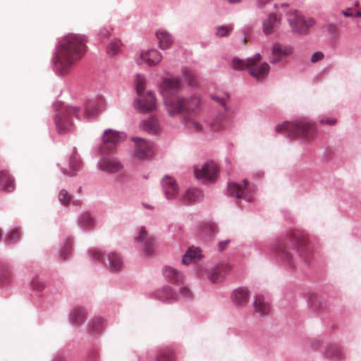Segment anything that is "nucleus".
<instances>
[{"mask_svg":"<svg viewBox=\"0 0 361 361\" xmlns=\"http://www.w3.org/2000/svg\"><path fill=\"white\" fill-rule=\"evenodd\" d=\"M85 50V38L82 35L69 34L59 42L56 66L61 74L67 73L71 66L82 57Z\"/></svg>","mask_w":361,"mask_h":361,"instance_id":"nucleus-1","label":"nucleus"},{"mask_svg":"<svg viewBox=\"0 0 361 361\" xmlns=\"http://www.w3.org/2000/svg\"><path fill=\"white\" fill-rule=\"evenodd\" d=\"M307 237L301 231H290L287 236V241L279 240L275 249L276 254L288 266L295 267V260L293 255L289 252L290 246L295 248L298 257L307 265H310L312 260V254L310 248L307 245Z\"/></svg>","mask_w":361,"mask_h":361,"instance_id":"nucleus-2","label":"nucleus"},{"mask_svg":"<svg viewBox=\"0 0 361 361\" xmlns=\"http://www.w3.org/2000/svg\"><path fill=\"white\" fill-rule=\"evenodd\" d=\"M262 56L259 54H255L245 61L238 58L232 60V67L235 70L247 69L249 74L257 80H262L267 77L270 71V66L267 62L259 63Z\"/></svg>","mask_w":361,"mask_h":361,"instance_id":"nucleus-3","label":"nucleus"},{"mask_svg":"<svg viewBox=\"0 0 361 361\" xmlns=\"http://www.w3.org/2000/svg\"><path fill=\"white\" fill-rule=\"evenodd\" d=\"M276 132L286 130L290 136L297 137L305 140L313 139L317 133L315 123L307 118L298 120L294 123H284L276 127Z\"/></svg>","mask_w":361,"mask_h":361,"instance_id":"nucleus-4","label":"nucleus"},{"mask_svg":"<svg viewBox=\"0 0 361 361\" xmlns=\"http://www.w3.org/2000/svg\"><path fill=\"white\" fill-rule=\"evenodd\" d=\"M200 106V99L197 95L190 98L174 97L165 100V107L170 116L182 113L194 112Z\"/></svg>","mask_w":361,"mask_h":361,"instance_id":"nucleus-5","label":"nucleus"},{"mask_svg":"<svg viewBox=\"0 0 361 361\" xmlns=\"http://www.w3.org/2000/svg\"><path fill=\"white\" fill-rule=\"evenodd\" d=\"M288 20L295 32L305 35L315 22L312 18H305L300 12L290 11L288 14Z\"/></svg>","mask_w":361,"mask_h":361,"instance_id":"nucleus-6","label":"nucleus"},{"mask_svg":"<svg viewBox=\"0 0 361 361\" xmlns=\"http://www.w3.org/2000/svg\"><path fill=\"white\" fill-rule=\"evenodd\" d=\"M78 109L76 107L69 106L63 109L56 119L57 130L60 134H64L71 131L73 128V125L71 121V116H78Z\"/></svg>","mask_w":361,"mask_h":361,"instance_id":"nucleus-7","label":"nucleus"},{"mask_svg":"<svg viewBox=\"0 0 361 361\" xmlns=\"http://www.w3.org/2000/svg\"><path fill=\"white\" fill-rule=\"evenodd\" d=\"M194 173L197 178L207 182H214L218 178L219 169L215 163L211 161L196 165L194 167Z\"/></svg>","mask_w":361,"mask_h":361,"instance_id":"nucleus-8","label":"nucleus"},{"mask_svg":"<svg viewBox=\"0 0 361 361\" xmlns=\"http://www.w3.org/2000/svg\"><path fill=\"white\" fill-rule=\"evenodd\" d=\"M132 141L135 142L134 157L139 160L150 158L153 154V145L137 137H133Z\"/></svg>","mask_w":361,"mask_h":361,"instance_id":"nucleus-9","label":"nucleus"},{"mask_svg":"<svg viewBox=\"0 0 361 361\" xmlns=\"http://www.w3.org/2000/svg\"><path fill=\"white\" fill-rule=\"evenodd\" d=\"M134 106L136 109L142 112H150L156 110L157 102L154 94L152 92L138 94L137 98L134 102Z\"/></svg>","mask_w":361,"mask_h":361,"instance_id":"nucleus-10","label":"nucleus"},{"mask_svg":"<svg viewBox=\"0 0 361 361\" xmlns=\"http://www.w3.org/2000/svg\"><path fill=\"white\" fill-rule=\"evenodd\" d=\"M123 140L122 135L112 130H106L102 137V143L100 146V151L103 153H111L116 147V145Z\"/></svg>","mask_w":361,"mask_h":361,"instance_id":"nucleus-11","label":"nucleus"},{"mask_svg":"<svg viewBox=\"0 0 361 361\" xmlns=\"http://www.w3.org/2000/svg\"><path fill=\"white\" fill-rule=\"evenodd\" d=\"M180 87V82L176 78H164L160 86L161 92L164 97V103L165 100L169 98L180 97L175 94Z\"/></svg>","mask_w":361,"mask_h":361,"instance_id":"nucleus-12","label":"nucleus"},{"mask_svg":"<svg viewBox=\"0 0 361 361\" xmlns=\"http://www.w3.org/2000/svg\"><path fill=\"white\" fill-rule=\"evenodd\" d=\"M105 106V100L103 97H97L89 100L85 106L83 116L87 119L97 117Z\"/></svg>","mask_w":361,"mask_h":361,"instance_id":"nucleus-13","label":"nucleus"},{"mask_svg":"<svg viewBox=\"0 0 361 361\" xmlns=\"http://www.w3.org/2000/svg\"><path fill=\"white\" fill-rule=\"evenodd\" d=\"M249 191V182L247 179L243 180L242 184L233 182L228 185V195L238 199L244 198L250 200Z\"/></svg>","mask_w":361,"mask_h":361,"instance_id":"nucleus-14","label":"nucleus"},{"mask_svg":"<svg viewBox=\"0 0 361 361\" xmlns=\"http://www.w3.org/2000/svg\"><path fill=\"white\" fill-rule=\"evenodd\" d=\"M162 59L161 54L157 49H152L146 51H142L137 57V63H146L148 66H154L157 65Z\"/></svg>","mask_w":361,"mask_h":361,"instance_id":"nucleus-15","label":"nucleus"},{"mask_svg":"<svg viewBox=\"0 0 361 361\" xmlns=\"http://www.w3.org/2000/svg\"><path fill=\"white\" fill-rule=\"evenodd\" d=\"M293 51V48L290 46L283 45L280 43H274L271 49L272 58L271 63L272 64L278 63L285 57L290 56Z\"/></svg>","mask_w":361,"mask_h":361,"instance_id":"nucleus-16","label":"nucleus"},{"mask_svg":"<svg viewBox=\"0 0 361 361\" xmlns=\"http://www.w3.org/2000/svg\"><path fill=\"white\" fill-rule=\"evenodd\" d=\"M82 166V163L78 154L73 150L69 157L68 168H62V171L66 176H73L81 169Z\"/></svg>","mask_w":361,"mask_h":361,"instance_id":"nucleus-17","label":"nucleus"},{"mask_svg":"<svg viewBox=\"0 0 361 361\" xmlns=\"http://www.w3.org/2000/svg\"><path fill=\"white\" fill-rule=\"evenodd\" d=\"M99 169L102 171L114 173L120 171L122 168V164L116 159L112 157L103 158L99 162Z\"/></svg>","mask_w":361,"mask_h":361,"instance_id":"nucleus-18","label":"nucleus"},{"mask_svg":"<svg viewBox=\"0 0 361 361\" xmlns=\"http://www.w3.org/2000/svg\"><path fill=\"white\" fill-rule=\"evenodd\" d=\"M202 192L195 188L187 189L180 196V201L184 204L190 205L199 202L202 199Z\"/></svg>","mask_w":361,"mask_h":361,"instance_id":"nucleus-19","label":"nucleus"},{"mask_svg":"<svg viewBox=\"0 0 361 361\" xmlns=\"http://www.w3.org/2000/svg\"><path fill=\"white\" fill-rule=\"evenodd\" d=\"M137 241H144L143 250L147 255L152 254L154 251V243L152 237H148L146 229L142 227L140 229L139 235L135 238Z\"/></svg>","mask_w":361,"mask_h":361,"instance_id":"nucleus-20","label":"nucleus"},{"mask_svg":"<svg viewBox=\"0 0 361 361\" xmlns=\"http://www.w3.org/2000/svg\"><path fill=\"white\" fill-rule=\"evenodd\" d=\"M163 188L164 189L166 197L168 199H173L176 197L178 191V187L176 180L169 176H166L162 180Z\"/></svg>","mask_w":361,"mask_h":361,"instance_id":"nucleus-21","label":"nucleus"},{"mask_svg":"<svg viewBox=\"0 0 361 361\" xmlns=\"http://www.w3.org/2000/svg\"><path fill=\"white\" fill-rule=\"evenodd\" d=\"M249 290L243 287L234 290L231 295L233 302L238 306H245L249 300Z\"/></svg>","mask_w":361,"mask_h":361,"instance_id":"nucleus-22","label":"nucleus"},{"mask_svg":"<svg viewBox=\"0 0 361 361\" xmlns=\"http://www.w3.org/2000/svg\"><path fill=\"white\" fill-rule=\"evenodd\" d=\"M163 274L167 281L176 285H181L183 283V275L171 267H165Z\"/></svg>","mask_w":361,"mask_h":361,"instance_id":"nucleus-23","label":"nucleus"},{"mask_svg":"<svg viewBox=\"0 0 361 361\" xmlns=\"http://www.w3.org/2000/svg\"><path fill=\"white\" fill-rule=\"evenodd\" d=\"M281 16H278L274 13H270L267 18L263 21L262 27L263 32L265 35L272 34L278 24L280 23Z\"/></svg>","mask_w":361,"mask_h":361,"instance_id":"nucleus-24","label":"nucleus"},{"mask_svg":"<svg viewBox=\"0 0 361 361\" xmlns=\"http://www.w3.org/2000/svg\"><path fill=\"white\" fill-rule=\"evenodd\" d=\"M254 308L255 312L260 316L269 314L271 310L269 304L265 300L264 296L261 295H257L255 297Z\"/></svg>","mask_w":361,"mask_h":361,"instance_id":"nucleus-25","label":"nucleus"},{"mask_svg":"<svg viewBox=\"0 0 361 361\" xmlns=\"http://www.w3.org/2000/svg\"><path fill=\"white\" fill-rule=\"evenodd\" d=\"M0 189L6 192H11L15 189L14 180L4 171H0Z\"/></svg>","mask_w":361,"mask_h":361,"instance_id":"nucleus-26","label":"nucleus"},{"mask_svg":"<svg viewBox=\"0 0 361 361\" xmlns=\"http://www.w3.org/2000/svg\"><path fill=\"white\" fill-rule=\"evenodd\" d=\"M156 36L159 42V47L161 49L169 48L173 43L171 36L164 30H159L156 32Z\"/></svg>","mask_w":361,"mask_h":361,"instance_id":"nucleus-27","label":"nucleus"},{"mask_svg":"<svg viewBox=\"0 0 361 361\" xmlns=\"http://www.w3.org/2000/svg\"><path fill=\"white\" fill-rule=\"evenodd\" d=\"M157 296L160 300L169 302L176 301L178 298V294L169 286L164 287L161 290H159Z\"/></svg>","mask_w":361,"mask_h":361,"instance_id":"nucleus-28","label":"nucleus"},{"mask_svg":"<svg viewBox=\"0 0 361 361\" xmlns=\"http://www.w3.org/2000/svg\"><path fill=\"white\" fill-rule=\"evenodd\" d=\"M142 128L149 133L156 134L159 131L160 127L155 117H151L142 123Z\"/></svg>","mask_w":361,"mask_h":361,"instance_id":"nucleus-29","label":"nucleus"},{"mask_svg":"<svg viewBox=\"0 0 361 361\" xmlns=\"http://www.w3.org/2000/svg\"><path fill=\"white\" fill-rule=\"evenodd\" d=\"M86 317V312L82 307H75L70 314V319L73 324L83 322Z\"/></svg>","mask_w":361,"mask_h":361,"instance_id":"nucleus-30","label":"nucleus"},{"mask_svg":"<svg viewBox=\"0 0 361 361\" xmlns=\"http://www.w3.org/2000/svg\"><path fill=\"white\" fill-rule=\"evenodd\" d=\"M200 252L199 248H190L183 257V263L187 265L191 262L200 259L201 257Z\"/></svg>","mask_w":361,"mask_h":361,"instance_id":"nucleus-31","label":"nucleus"},{"mask_svg":"<svg viewBox=\"0 0 361 361\" xmlns=\"http://www.w3.org/2000/svg\"><path fill=\"white\" fill-rule=\"evenodd\" d=\"M109 267L111 271H118L122 267V260L115 252H111L108 255Z\"/></svg>","mask_w":361,"mask_h":361,"instance_id":"nucleus-32","label":"nucleus"},{"mask_svg":"<svg viewBox=\"0 0 361 361\" xmlns=\"http://www.w3.org/2000/svg\"><path fill=\"white\" fill-rule=\"evenodd\" d=\"M156 361H176L174 353L169 349L162 350L157 355Z\"/></svg>","mask_w":361,"mask_h":361,"instance_id":"nucleus-33","label":"nucleus"},{"mask_svg":"<svg viewBox=\"0 0 361 361\" xmlns=\"http://www.w3.org/2000/svg\"><path fill=\"white\" fill-rule=\"evenodd\" d=\"M79 224L84 228H90L94 225V220L89 213H84L80 217Z\"/></svg>","mask_w":361,"mask_h":361,"instance_id":"nucleus-34","label":"nucleus"},{"mask_svg":"<svg viewBox=\"0 0 361 361\" xmlns=\"http://www.w3.org/2000/svg\"><path fill=\"white\" fill-rule=\"evenodd\" d=\"M183 76L184 80L191 86H195L197 84L196 75L191 69L184 68L183 70Z\"/></svg>","mask_w":361,"mask_h":361,"instance_id":"nucleus-35","label":"nucleus"},{"mask_svg":"<svg viewBox=\"0 0 361 361\" xmlns=\"http://www.w3.org/2000/svg\"><path fill=\"white\" fill-rule=\"evenodd\" d=\"M121 42L117 39L111 41L106 48V52L109 56H116L120 51Z\"/></svg>","mask_w":361,"mask_h":361,"instance_id":"nucleus-36","label":"nucleus"},{"mask_svg":"<svg viewBox=\"0 0 361 361\" xmlns=\"http://www.w3.org/2000/svg\"><path fill=\"white\" fill-rule=\"evenodd\" d=\"M185 123L188 128L195 132H200L202 129L201 123L195 118H188Z\"/></svg>","mask_w":361,"mask_h":361,"instance_id":"nucleus-37","label":"nucleus"},{"mask_svg":"<svg viewBox=\"0 0 361 361\" xmlns=\"http://www.w3.org/2000/svg\"><path fill=\"white\" fill-rule=\"evenodd\" d=\"M233 30V25H222L216 29V35L222 37L228 35Z\"/></svg>","mask_w":361,"mask_h":361,"instance_id":"nucleus-38","label":"nucleus"},{"mask_svg":"<svg viewBox=\"0 0 361 361\" xmlns=\"http://www.w3.org/2000/svg\"><path fill=\"white\" fill-rule=\"evenodd\" d=\"M20 237V233L18 228L13 229L6 237V241L10 243H16Z\"/></svg>","mask_w":361,"mask_h":361,"instance_id":"nucleus-39","label":"nucleus"},{"mask_svg":"<svg viewBox=\"0 0 361 361\" xmlns=\"http://www.w3.org/2000/svg\"><path fill=\"white\" fill-rule=\"evenodd\" d=\"M220 271L218 266H216L209 271L208 277L212 283H219L221 281V279L219 278Z\"/></svg>","mask_w":361,"mask_h":361,"instance_id":"nucleus-40","label":"nucleus"},{"mask_svg":"<svg viewBox=\"0 0 361 361\" xmlns=\"http://www.w3.org/2000/svg\"><path fill=\"white\" fill-rule=\"evenodd\" d=\"M135 82H136V90L137 93L140 94L144 92L145 90V80L143 76L140 75H137L135 78Z\"/></svg>","mask_w":361,"mask_h":361,"instance_id":"nucleus-41","label":"nucleus"},{"mask_svg":"<svg viewBox=\"0 0 361 361\" xmlns=\"http://www.w3.org/2000/svg\"><path fill=\"white\" fill-rule=\"evenodd\" d=\"M71 195L65 190H61L59 194V200L63 205L68 204L71 200Z\"/></svg>","mask_w":361,"mask_h":361,"instance_id":"nucleus-42","label":"nucleus"},{"mask_svg":"<svg viewBox=\"0 0 361 361\" xmlns=\"http://www.w3.org/2000/svg\"><path fill=\"white\" fill-rule=\"evenodd\" d=\"M220 271V276L221 281L225 278V276L228 274L231 270V266L226 263H222L218 265Z\"/></svg>","mask_w":361,"mask_h":361,"instance_id":"nucleus-43","label":"nucleus"},{"mask_svg":"<svg viewBox=\"0 0 361 361\" xmlns=\"http://www.w3.org/2000/svg\"><path fill=\"white\" fill-rule=\"evenodd\" d=\"M31 288L34 290L40 292L44 288V284L38 278H34L31 281Z\"/></svg>","mask_w":361,"mask_h":361,"instance_id":"nucleus-44","label":"nucleus"},{"mask_svg":"<svg viewBox=\"0 0 361 361\" xmlns=\"http://www.w3.org/2000/svg\"><path fill=\"white\" fill-rule=\"evenodd\" d=\"M179 293L182 297L190 298L192 297V292L190 289L183 285V283L181 285H179Z\"/></svg>","mask_w":361,"mask_h":361,"instance_id":"nucleus-45","label":"nucleus"},{"mask_svg":"<svg viewBox=\"0 0 361 361\" xmlns=\"http://www.w3.org/2000/svg\"><path fill=\"white\" fill-rule=\"evenodd\" d=\"M103 324V319L100 317L95 318L92 322V331L97 332L101 329Z\"/></svg>","mask_w":361,"mask_h":361,"instance_id":"nucleus-46","label":"nucleus"},{"mask_svg":"<svg viewBox=\"0 0 361 361\" xmlns=\"http://www.w3.org/2000/svg\"><path fill=\"white\" fill-rule=\"evenodd\" d=\"M326 354L329 357H334V358H338L341 356V353L338 348H329L327 350Z\"/></svg>","mask_w":361,"mask_h":361,"instance_id":"nucleus-47","label":"nucleus"},{"mask_svg":"<svg viewBox=\"0 0 361 361\" xmlns=\"http://www.w3.org/2000/svg\"><path fill=\"white\" fill-rule=\"evenodd\" d=\"M324 55L322 52L317 51L312 54V56L311 57V61L312 63H317V62L322 60L324 59Z\"/></svg>","mask_w":361,"mask_h":361,"instance_id":"nucleus-48","label":"nucleus"},{"mask_svg":"<svg viewBox=\"0 0 361 361\" xmlns=\"http://www.w3.org/2000/svg\"><path fill=\"white\" fill-rule=\"evenodd\" d=\"M72 248L71 245H66L63 250L61 252V257L65 259L68 255L71 252Z\"/></svg>","mask_w":361,"mask_h":361,"instance_id":"nucleus-49","label":"nucleus"},{"mask_svg":"<svg viewBox=\"0 0 361 361\" xmlns=\"http://www.w3.org/2000/svg\"><path fill=\"white\" fill-rule=\"evenodd\" d=\"M220 122L221 119H216L212 123V127L214 130H219L224 128V126Z\"/></svg>","mask_w":361,"mask_h":361,"instance_id":"nucleus-50","label":"nucleus"},{"mask_svg":"<svg viewBox=\"0 0 361 361\" xmlns=\"http://www.w3.org/2000/svg\"><path fill=\"white\" fill-rule=\"evenodd\" d=\"M322 124H328V125H334L336 123V119L334 118H322L319 121Z\"/></svg>","mask_w":361,"mask_h":361,"instance_id":"nucleus-51","label":"nucleus"},{"mask_svg":"<svg viewBox=\"0 0 361 361\" xmlns=\"http://www.w3.org/2000/svg\"><path fill=\"white\" fill-rule=\"evenodd\" d=\"M92 255L94 259H99L102 256V252L98 250H94L92 251Z\"/></svg>","mask_w":361,"mask_h":361,"instance_id":"nucleus-52","label":"nucleus"},{"mask_svg":"<svg viewBox=\"0 0 361 361\" xmlns=\"http://www.w3.org/2000/svg\"><path fill=\"white\" fill-rule=\"evenodd\" d=\"M99 35L104 37H109L110 32L108 30L104 28L101 30Z\"/></svg>","mask_w":361,"mask_h":361,"instance_id":"nucleus-53","label":"nucleus"},{"mask_svg":"<svg viewBox=\"0 0 361 361\" xmlns=\"http://www.w3.org/2000/svg\"><path fill=\"white\" fill-rule=\"evenodd\" d=\"M228 243V240H226L224 242H221L219 244V248L220 250H223L225 247V246Z\"/></svg>","mask_w":361,"mask_h":361,"instance_id":"nucleus-54","label":"nucleus"},{"mask_svg":"<svg viewBox=\"0 0 361 361\" xmlns=\"http://www.w3.org/2000/svg\"><path fill=\"white\" fill-rule=\"evenodd\" d=\"M271 0H258L257 3L259 6H263L266 4L270 2Z\"/></svg>","mask_w":361,"mask_h":361,"instance_id":"nucleus-55","label":"nucleus"},{"mask_svg":"<svg viewBox=\"0 0 361 361\" xmlns=\"http://www.w3.org/2000/svg\"><path fill=\"white\" fill-rule=\"evenodd\" d=\"M343 14L346 16V17H350V16H353V13L352 12L350 11V10H345V11H343Z\"/></svg>","mask_w":361,"mask_h":361,"instance_id":"nucleus-56","label":"nucleus"},{"mask_svg":"<svg viewBox=\"0 0 361 361\" xmlns=\"http://www.w3.org/2000/svg\"><path fill=\"white\" fill-rule=\"evenodd\" d=\"M212 99L214 100H216L217 102H219V103H221L222 104H224V102H225L224 99H219V97H217L216 96L212 97Z\"/></svg>","mask_w":361,"mask_h":361,"instance_id":"nucleus-57","label":"nucleus"},{"mask_svg":"<svg viewBox=\"0 0 361 361\" xmlns=\"http://www.w3.org/2000/svg\"><path fill=\"white\" fill-rule=\"evenodd\" d=\"M229 4H237L240 3V0H226Z\"/></svg>","mask_w":361,"mask_h":361,"instance_id":"nucleus-58","label":"nucleus"},{"mask_svg":"<svg viewBox=\"0 0 361 361\" xmlns=\"http://www.w3.org/2000/svg\"><path fill=\"white\" fill-rule=\"evenodd\" d=\"M209 227L211 230V232L214 233L215 231V227L213 225H209Z\"/></svg>","mask_w":361,"mask_h":361,"instance_id":"nucleus-59","label":"nucleus"},{"mask_svg":"<svg viewBox=\"0 0 361 361\" xmlns=\"http://www.w3.org/2000/svg\"><path fill=\"white\" fill-rule=\"evenodd\" d=\"M329 29H330V31H331V32H333V31H334V30H336V27H334V25H331V26L329 27Z\"/></svg>","mask_w":361,"mask_h":361,"instance_id":"nucleus-60","label":"nucleus"},{"mask_svg":"<svg viewBox=\"0 0 361 361\" xmlns=\"http://www.w3.org/2000/svg\"><path fill=\"white\" fill-rule=\"evenodd\" d=\"M356 17H360L361 16V11H357L355 14Z\"/></svg>","mask_w":361,"mask_h":361,"instance_id":"nucleus-61","label":"nucleus"},{"mask_svg":"<svg viewBox=\"0 0 361 361\" xmlns=\"http://www.w3.org/2000/svg\"><path fill=\"white\" fill-rule=\"evenodd\" d=\"M247 40V37H245V38H244V39H243V43H244V44H246Z\"/></svg>","mask_w":361,"mask_h":361,"instance_id":"nucleus-62","label":"nucleus"},{"mask_svg":"<svg viewBox=\"0 0 361 361\" xmlns=\"http://www.w3.org/2000/svg\"><path fill=\"white\" fill-rule=\"evenodd\" d=\"M2 282H3V283H8V281H6V280L2 279Z\"/></svg>","mask_w":361,"mask_h":361,"instance_id":"nucleus-63","label":"nucleus"}]
</instances>
